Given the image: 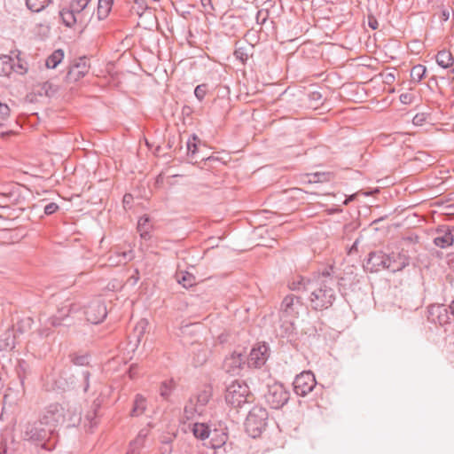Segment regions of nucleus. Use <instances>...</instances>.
Listing matches in <instances>:
<instances>
[{"mask_svg": "<svg viewBox=\"0 0 454 454\" xmlns=\"http://www.w3.org/2000/svg\"><path fill=\"white\" fill-rule=\"evenodd\" d=\"M51 0H26V4L29 10L35 12L43 11Z\"/></svg>", "mask_w": 454, "mask_h": 454, "instance_id": "c756f323", "label": "nucleus"}, {"mask_svg": "<svg viewBox=\"0 0 454 454\" xmlns=\"http://www.w3.org/2000/svg\"><path fill=\"white\" fill-rule=\"evenodd\" d=\"M82 379H83V381H84V387H83V390L86 392L89 388V380H90V372L88 371H82Z\"/></svg>", "mask_w": 454, "mask_h": 454, "instance_id": "8fccbe9b", "label": "nucleus"}, {"mask_svg": "<svg viewBox=\"0 0 454 454\" xmlns=\"http://www.w3.org/2000/svg\"><path fill=\"white\" fill-rule=\"evenodd\" d=\"M64 51L61 49L54 51L46 59L45 65L48 68H55L63 59Z\"/></svg>", "mask_w": 454, "mask_h": 454, "instance_id": "cd10ccee", "label": "nucleus"}, {"mask_svg": "<svg viewBox=\"0 0 454 454\" xmlns=\"http://www.w3.org/2000/svg\"><path fill=\"white\" fill-rule=\"evenodd\" d=\"M84 315L87 321L98 324L106 317V306L100 299L93 300L85 309Z\"/></svg>", "mask_w": 454, "mask_h": 454, "instance_id": "1a4fd4ad", "label": "nucleus"}, {"mask_svg": "<svg viewBox=\"0 0 454 454\" xmlns=\"http://www.w3.org/2000/svg\"><path fill=\"white\" fill-rule=\"evenodd\" d=\"M413 96L410 93H403L400 95V101L404 105H409L412 102Z\"/></svg>", "mask_w": 454, "mask_h": 454, "instance_id": "de8ad7c7", "label": "nucleus"}, {"mask_svg": "<svg viewBox=\"0 0 454 454\" xmlns=\"http://www.w3.org/2000/svg\"><path fill=\"white\" fill-rule=\"evenodd\" d=\"M253 45L248 44L247 43H237L236 49L234 51V56L237 59H239L242 64H245L249 57L252 55Z\"/></svg>", "mask_w": 454, "mask_h": 454, "instance_id": "aec40b11", "label": "nucleus"}, {"mask_svg": "<svg viewBox=\"0 0 454 454\" xmlns=\"http://www.w3.org/2000/svg\"><path fill=\"white\" fill-rule=\"evenodd\" d=\"M436 62L440 67L448 68L454 64V58L450 51L443 50L437 53Z\"/></svg>", "mask_w": 454, "mask_h": 454, "instance_id": "393cba45", "label": "nucleus"}, {"mask_svg": "<svg viewBox=\"0 0 454 454\" xmlns=\"http://www.w3.org/2000/svg\"><path fill=\"white\" fill-rule=\"evenodd\" d=\"M133 370H134V367L133 365L130 367V370H129V375L130 377L132 378L133 377Z\"/></svg>", "mask_w": 454, "mask_h": 454, "instance_id": "680f3d73", "label": "nucleus"}, {"mask_svg": "<svg viewBox=\"0 0 454 454\" xmlns=\"http://www.w3.org/2000/svg\"><path fill=\"white\" fill-rule=\"evenodd\" d=\"M10 115V108L6 104L0 102V121L6 120Z\"/></svg>", "mask_w": 454, "mask_h": 454, "instance_id": "a19ab883", "label": "nucleus"}, {"mask_svg": "<svg viewBox=\"0 0 454 454\" xmlns=\"http://www.w3.org/2000/svg\"><path fill=\"white\" fill-rule=\"evenodd\" d=\"M12 53L14 54L15 58L17 59L18 58L17 53L16 52H12Z\"/></svg>", "mask_w": 454, "mask_h": 454, "instance_id": "338daca9", "label": "nucleus"}, {"mask_svg": "<svg viewBox=\"0 0 454 454\" xmlns=\"http://www.w3.org/2000/svg\"><path fill=\"white\" fill-rule=\"evenodd\" d=\"M369 25L370 27L372 28V29H376L377 28V21H374V22H369Z\"/></svg>", "mask_w": 454, "mask_h": 454, "instance_id": "bf43d9fd", "label": "nucleus"}, {"mask_svg": "<svg viewBox=\"0 0 454 454\" xmlns=\"http://www.w3.org/2000/svg\"><path fill=\"white\" fill-rule=\"evenodd\" d=\"M114 0H98V17L99 20L105 19L110 12Z\"/></svg>", "mask_w": 454, "mask_h": 454, "instance_id": "c85d7f7f", "label": "nucleus"}, {"mask_svg": "<svg viewBox=\"0 0 454 454\" xmlns=\"http://www.w3.org/2000/svg\"><path fill=\"white\" fill-rule=\"evenodd\" d=\"M22 364H24V362H21V363L20 364V367H22Z\"/></svg>", "mask_w": 454, "mask_h": 454, "instance_id": "774afa93", "label": "nucleus"}, {"mask_svg": "<svg viewBox=\"0 0 454 454\" xmlns=\"http://www.w3.org/2000/svg\"><path fill=\"white\" fill-rule=\"evenodd\" d=\"M147 325L148 323L145 319H141L136 325L134 328L133 338L136 340L137 343L141 341V339L146 331Z\"/></svg>", "mask_w": 454, "mask_h": 454, "instance_id": "473e14b6", "label": "nucleus"}, {"mask_svg": "<svg viewBox=\"0 0 454 454\" xmlns=\"http://www.w3.org/2000/svg\"><path fill=\"white\" fill-rule=\"evenodd\" d=\"M434 243L435 244V246L440 247L442 248H445L453 245V232H450V230H449L448 231H445L441 235H438L437 237L434 238Z\"/></svg>", "mask_w": 454, "mask_h": 454, "instance_id": "b1692460", "label": "nucleus"}, {"mask_svg": "<svg viewBox=\"0 0 454 454\" xmlns=\"http://www.w3.org/2000/svg\"><path fill=\"white\" fill-rule=\"evenodd\" d=\"M268 419V411L261 406H254L247 416L245 428L247 434L253 438L261 435L265 429Z\"/></svg>", "mask_w": 454, "mask_h": 454, "instance_id": "7ed1b4c3", "label": "nucleus"}, {"mask_svg": "<svg viewBox=\"0 0 454 454\" xmlns=\"http://www.w3.org/2000/svg\"><path fill=\"white\" fill-rule=\"evenodd\" d=\"M302 307L303 304L300 297L294 294L286 295L281 303V317L286 318H295L298 317Z\"/></svg>", "mask_w": 454, "mask_h": 454, "instance_id": "6e6552de", "label": "nucleus"}, {"mask_svg": "<svg viewBox=\"0 0 454 454\" xmlns=\"http://www.w3.org/2000/svg\"><path fill=\"white\" fill-rule=\"evenodd\" d=\"M450 12H451L450 9H443L442 11V19L444 21H447L450 19Z\"/></svg>", "mask_w": 454, "mask_h": 454, "instance_id": "603ef678", "label": "nucleus"}, {"mask_svg": "<svg viewBox=\"0 0 454 454\" xmlns=\"http://www.w3.org/2000/svg\"><path fill=\"white\" fill-rule=\"evenodd\" d=\"M147 434H148V431L146 429H142V430H140V432L138 433L137 437H141V440L145 441Z\"/></svg>", "mask_w": 454, "mask_h": 454, "instance_id": "4d7b16f0", "label": "nucleus"}, {"mask_svg": "<svg viewBox=\"0 0 454 454\" xmlns=\"http://www.w3.org/2000/svg\"><path fill=\"white\" fill-rule=\"evenodd\" d=\"M207 93V86L205 84L198 85L194 90L196 98L201 101Z\"/></svg>", "mask_w": 454, "mask_h": 454, "instance_id": "ea45409f", "label": "nucleus"}, {"mask_svg": "<svg viewBox=\"0 0 454 454\" xmlns=\"http://www.w3.org/2000/svg\"><path fill=\"white\" fill-rule=\"evenodd\" d=\"M210 394L207 391H203L200 394L198 395L196 397V403L199 406L200 409L202 410V407H204L209 401Z\"/></svg>", "mask_w": 454, "mask_h": 454, "instance_id": "e433bc0d", "label": "nucleus"}, {"mask_svg": "<svg viewBox=\"0 0 454 454\" xmlns=\"http://www.w3.org/2000/svg\"><path fill=\"white\" fill-rule=\"evenodd\" d=\"M80 309V307L74 303L70 304V308L68 309V312L76 313Z\"/></svg>", "mask_w": 454, "mask_h": 454, "instance_id": "5fc2aeb1", "label": "nucleus"}, {"mask_svg": "<svg viewBox=\"0 0 454 454\" xmlns=\"http://www.w3.org/2000/svg\"><path fill=\"white\" fill-rule=\"evenodd\" d=\"M66 308H62L60 310H59V313L61 314V317H53L49 319L51 325L52 326H58V325H61V319L65 317V316H67V314H64L62 313V311L65 309Z\"/></svg>", "mask_w": 454, "mask_h": 454, "instance_id": "37998d69", "label": "nucleus"}, {"mask_svg": "<svg viewBox=\"0 0 454 454\" xmlns=\"http://www.w3.org/2000/svg\"><path fill=\"white\" fill-rule=\"evenodd\" d=\"M71 360L75 365H85L89 364V358L86 355H73Z\"/></svg>", "mask_w": 454, "mask_h": 454, "instance_id": "4c0bfd02", "label": "nucleus"}, {"mask_svg": "<svg viewBox=\"0 0 454 454\" xmlns=\"http://www.w3.org/2000/svg\"><path fill=\"white\" fill-rule=\"evenodd\" d=\"M268 19V11L266 10H260L257 12L256 14V21L257 23L263 24Z\"/></svg>", "mask_w": 454, "mask_h": 454, "instance_id": "c03bdc74", "label": "nucleus"}, {"mask_svg": "<svg viewBox=\"0 0 454 454\" xmlns=\"http://www.w3.org/2000/svg\"><path fill=\"white\" fill-rule=\"evenodd\" d=\"M145 409H146L145 398L142 395L137 394L134 400V404H133V408L130 411V416L138 417L145 412Z\"/></svg>", "mask_w": 454, "mask_h": 454, "instance_id": "4be33fe9", "label": "nucleus"}, {"mask_svg": "<svg viewBox=\"0 0 454 454\" xmlns=\"http://www.w3.org/2000/svg\"><path fill=\"white\" fill-rule=\"evenodd\" d=\"M152 228L153 225L151 223L149 216L143 215L139 218L137 222V231L140 234L141 239L145 240L150 239Z\"/></svg>", "mask_w": 454, "mask_h": 454, "instance_id": "412c9836", "label": "nucleus"}, {"mask_svg": "<svg viewBox=\"0 0 454 454\" xmlns=\"http://www.w3.org/2000/svg\"><path fill=\"white\" fill-rule=\"evenodd\" d=\"M294 390L300 396H306L317 385L315 375L309 372H302L294 380Z\"/></svg>", "mask_w": 454, "mask_h": 454, "instance_id": "0eeeda50", "label": "nucleus"}, {"mask_svg": "<svg viewBox=\"0 0 454 454\" xmlns=\"http://www.w3.org/2000/svg\"><path fill=\"white\" fill-rule=\"evenodd\" d=\"M409 264V259L401 254H387L386 269L391 272L402 270Z\"/></svg>", "mask_w": 454, "mask_h": 454, "instance_id": "4468645a", "label": "nucleus"}, {"mask_svg": "<svg viewBox=\"0 0 454 454\" xmlns=\"http://www.w3.org/2000/svg\"><path fill=\"white\" fill-rule=\"evenodd\" d=\"M209 442L208 445L212 449H218L223 446L228 439L227 434L223 431V429H214L211 430L210 435L208 436Z\"/></svg>", "mask_w": 454, "mask_h": 454, "instance_id": "f3484780", "label": "nucleus"}, {"mask_svg": "<svg viewBox=\"0 0 454 454\" xmlns=\"http://www.w3.org/2000/svg\"><path fill=\"white\" fill-rule=\"evenodd\" d=\"M59 13L63 24L67 27H72L81 20V17L70 7L62 8Z\"/></svg>", "mask_w": 454, "mask_h": 454, "instance_id": "6ab92c4d", "label": "nucleus"}, {"mask_svg": "<svg viewBox=\"0 0 454 454\" xmlns=\"http://www.w3.org/2000/svg\"><path fill=\"white\" fill-rule=\"evenodd\" d=\"M59 209L58 204L51 202L44 207V213L48 215H52Z\"/></svg>", "mask_w": 454, "mask_h": 454, "instance_id": "a18cd8bd", "label": "nucleus"}, {"mask_svg": "<svg viewBox=\"0 0 454 454\" xmlns=\"http://www.w3.org/2000/svg\"><path fill=\"white\" fill-rule=\"evenodd\" d=\"M387 77H388V80H391V78H392V80H394V75H393V74H389L387 75Z\"/></svg>", "mask_w": 454, "mask_h": 454, "instance_id": "0e129e2a", "label": "nucleus"}, {"mask_svg": "<svg viewBox=\"0 0 454 454\" xmlns=\"http://www.w3.org/2000/svg\"><path fill=\"white\" fill-rule=\"evenodd\" d=\"M197 141H199L198 137L195 134H192L186 142L187 147V154L188 156L193 157L197 152Z\"/></svg>", "mask_w": 454, "mask_h": 454, "instance_id": "c9c22d12", "label": "nucleus"}, {"mask_svg": "<svg viewBox=\"0 0 454 454\" xmlns=\"http://www.w3.org/2000/svg\"><path fill=\"white\" fill-rule=\"evenodd\" d=\"M450 232H453V239H454V228L450 229Z\"/></svg>", "mask_w": 454, "mask_h": 454, "instance_id": "69168bd1", "label": "nucleus"}, {"mask_svg": "<svg viewBox=\"0 0 454 454\" xmlns=\"http://www.w3.org/2000/svg\"><path fill=\"white\" fill-rule=\"evenodd\" d=\"M387 77H388V80H391V78H392V80H394V75H393V74H389L387 75Z\"/></svg>", "mask_w": 454, "mask_h": 454, "instance_id": "e2e57ef3", "label": "nucleus"}, {"mask_svg": "<svg viewBox=\"0 0 454 454\" xmlns=\"http://www.w3.org/2000/svg\"><path fill=\"white\" fill-rule=\"evenodd\" d=\"M40 419L46 427H50L54 430L56 426L66 422L65 410L60 404H51L45 409Z\"/></svg>", "mask_w": 454, "mask_h": 454, "instance_id": "423d86ee", "label": "nucleus"}, {"mask_svg": "<svg viewBox=\"0 0 454 454\" xmlns=\"http://www.w3.org/2000/svg\"><path fill=\"white\" fill-rule=\"evenodd\" d=\"M265 400L272 409L283 407L289 400V392L280 383H274L268 387Z\"/></svg>", "mask_w": 454, "mask_h": 454, "instance_id": "39448f33", "label": "nucleus"}, {"mask_svg": "<svg viewBox=\"0 0 454 454\" xmlns=\"http://www.w3.org/2000/svg\"><path fill=\"white\" fill-rule=\"evenodd\" d=\"M201 412L202 410L192 399L185 404L184 409V413L187 419H192L196 413Z\"/></svg>", "mask_w": 454, "mask_h": 454, "instance_id": "7c9ffc66", "label": "nucleus"}, {"mask_svg": "<svg viewBox=\"0 0 454 454\" xmlns=\"http://www.w3.org/2000/svg\"><path fill=\"white\" fill-rule=\"evenodd\" d=\"M131 199H132V196L130 194H125L123 197V202L129 203Z\"/></svg>", "mask_w": 454, "mask_h": 454, "instance_id": "13d9d810", "label": "nucleus"}, {"mask_svg": "<svg viewBox=\"0 0 454 454\" xmlns=\"http://www.w3.org/2000/svg\"><path fill=\"white\" fill-rule=\"evenodd\" d=\"M245 361L246 356L242 353L234 351L230 356H226L223 366L226 372L237 375L239 373L242 365L245 364Z\"/></svg>", "mask_w": 454, "mask_h": 454, "instance_id": "9d476101", "label": "nucleus"}, {"mask_svg": "<svg viewBox=\"0 0 454 454\" xmlns=\"http://www.w3.org/2000/svg\"><path fill=\"white\" fill-rule=\"evenodd\" d=\"M450 309H451V312L454 315V301L451 302Z\"/></svg>", "mask_w": 454, "mask_h": 454, "instance_id": "052dcab7", "label": "nucleus"}, {"mask_svg": "<svg viewBox=\"0 0 454 454\" xmlns=\"http://www.w3.org/2000/svg\"><path fill=\"white\" fill-rule=\"evenodd\" d=\"M427 67L423 65H416L411 70V79L414 82H419L425 76Z\"/></svg>", "mask_w": 454, "mask_h": 454, "instance_id": "2f4dec72", "label": "nucleus"}, {"mask_svg": "<svg viewBox=\"0 0 454 454\" xmlns=\"http://www.w3.org/2000/svg\"><path fill=\"white\" fill-rule=\"evenodd\" d=\"M428 312L429 318L434 323H438L441 325L448 323V311L444 306H432L429 308Z\"/></svg>", "mask_w": 454, "mask_h": 454, "instance_id": "dca6fc26", "label": "nucleus"}, {"mask_svg": "<svg viewBox=\"0 0 454 454\" xmlns=\"http://www.w3.org/2000/svg\"><path fill=\"white\" fill-rule=\"evenodd\" d=\"M90 0H73L70 4V8L74 11L79 16L84 11Z\"/></svg>", "mask_w": 454, "mask_h": 454, "instance_id": "f704fd0d", "label": "nucleus"}, {"mask_svg": "<svg viewBox=\"0 0 454 454\" xmlns=\"http://www.w3.org/2000/svg\"><path fill=\"white\" fill-rule=\"evenodd\" d=\"M14 348V340H13V338H11L10 334H8V337H6L5 339V343L2 346L0 344V350L4 348V349H7V348Z\"/></svg>", "mask_w": 454, "mask_h": 454, "instance_id": "49530a36", "label": "nucleus"}, {"mask_svg": "<svg viewBox=\"0 0 454 454\" xmlns=\"http://www.w3.org/2000/svg\"><path fill=\"white\" fill-rule=\"evenodd\" d=\"M12 71H17L14 59L8 55H0V76H9Z\"/></svg>", "mask_w": 454, "mask_h": 454, "instance_id": "a211bd4d", "label": "nucleus"}, {"mask_svg": "<svg viewBox=\"0 0 454 454\" xmlns=\"http://www.w3.org/2000/svg\"><path fill=\"white\" fill-rule=\"evenodd\" d=\"M174 387L175 383L173 380L162 382L160 387V396L164 399H168L170 396L172 390L174 389Z\"/></svg>", "mask_w": 454, "mask_h": 454, "instance_id": "72a5a7b5", "label": "nucleus"}, {"mask_svg": "<svg viewBox=\"0 0 454 454\" xmlns=\"http://www.w3.org/2000/svg\"><path fill=\"white\" fill-rule=\"evenodd\" d=\"M424 121L423 114H416L413 118V123L416 125L421 124Z\"/></svg>", "mask_w": 454, "mask_h": 454, "instance_id": "864d4df0", "label": "nucleus"}, {"mask_svg": "<svg viewBox=\"0 0 454 454\" xmlns=\"http://www.w3.org/2000/svg\"><path fill=\"white\" fill-rule=\"evenodd\" d=\"M192 432L196 438L205 440L210 435L211 429L204 423H195Z\"/></svg>", "mask_w": 454, "mask_h": 454, "instance_id": "bb28decb", "label": "nucleus"}, {"mask_svg": "<svg viewBox=\"0 0 454 454\" xmlns=\"http://www.w3.org/2000/svg\"><path fill=\"white\" fill-rule=\"evenodd\" d=\"M89 72V65L86 58H81L79 60L71 67L69 69L67 78L68 81H78L79 79L85 76Z\"/></svg>", "mask_w": 454, "mask_h": 454, "instance_id": "ddd939ff", "label": "nucleus"}, {"mask_svg": "<svg viewBox=\"0 0 454 454\" xmlns=\"http://www.w3.org/2000/svg\"><path fill=\"white\" fill-rule=\"evenodd\" d=\"M15 64L17 65V71H15L16 73L20 74L27 73V68L25 62H22L20 59H18V63L15 62Z\"/></svg>", "mask_w": 454, "mask_h": 454, "instance_id": "09e8293b", "label": "nucleus"}, {"mask_svg": "<svg viewBox=\"0 0 454 454\" xmlns=\"http://www.w3.org/2000/svg\"><path fill=\"white\" fill-rule=\"evenodd\" d=\"M176 281L184 288L192 287L196 283L195 277L187 271H180L176 275Z\"/></svg>", "mask_w": 454, "mask_h": 454, "instance_id": "a878e982", "label": "nucleus"}, {"mask_svg": "<svg viewBox=\"0 0 454 454\" xmlns=\"http://www.w3.org/2000/svg\"><path fill=\"white\" fill-rule=\"evenodd\" d=\"M309 100L311 102H314L315 104H318L322 99V94L321 92L317 90H314L309 93L308 95Z\"/></svg>", "mask_w": 454, "mask_h": 454, "instance_id": "79ce46f5", "label": "nucleus"}, {"mask_svg": "<svg viewBox=\"0 0 454 454\" xmlns=\"http://www.w3.org/2000/svg\"><path fill=\"white\" fill-rule=\"evenodd\" d=\"M141 10H144L146 8V4L145 0H133Z\"/></svg>", "mask_w": 454, "mask_h": 454, "instance_id": "6e6d98bb", "label": "nucleus"}, {"mask_svg": "<svg viewBox=\"0 0 454 454\" xmlns=\"http://www.w3.org/2000/svg\"><path fill=\"white\" fill-rule=\"evenodd\" d=\"M53 434V429L46 427L42 420L26 423L21 429V437L23 440L40 443L45 447V442L50 439Z\"/></svg>", "mask_w": 454, "mask_h": 454, "instance_id": "f03ea898", "label": "nucleus"}, {"mask_svg": "<svg viewBox=\"0 0 454 454\" xmlns=\"http://www.w3.org/2000/svg\"><path fill=\"white\" fill-rule=\"evenodd\" d=\"M334 286V278L327 272L311 279L301 278L299 281L292 282L289 286L292 290L306 293L311 309L321 311L333 306L336 299Z\"/></svg>", "mask_w": 454, "mask_h": 454, "instance_id": "f257e3e1", "label": "nucleus"}, {"mask_svg": "<svg viewBox=\"0 0 454 454\" xmlns=\"http://www.w3.org/2000/svg\"><path fill=\"white\" fill-rule=\"evenodd\" d=\"M268 347L265 344L258 345L252 348L247 357V364L249 367H261L268 359Z\"/></svg>", "mask_w": 454, "mask_h": 454, "instance_id": "9b49d317", "label": "nucleus"}, {"mask_svg": "<svg viewBox=\"0 0 454 454\" xmlns=\"http://www.w3.org/2000/svg\"><path fill=\"white\" fill-rule=\"evenodd\" d=\"M249 387L241 380H233L226 387L225 401L228 404L239 408L249 402Z\"/></svg>", "mask_w": 454, "mask_h": 454, "instance_id": "20e7f679", "label": "nucleus"}, {"mask_svg": "<svg viewBox=\"0 0 454 454\" xmlns=\"http://www.w3.org/2000/svg\"><path fill=\"white\" fill-rule=\"evenodd\" d=\"M144 442L143 440H141V437H137L131 443H130V448L129 450H128L127 454H137V450H139L143 444H144Z\"/></svg>", "mask_w": 454, "mask_h": 454, "instance_id": "58836bf2", "label": "nucleus"}, {"mask_svg": "<svg viewBox=\"0 0 454 454\" xmlns=\"http://www.w3.org/2000/svg\"><path fill=\"white\" fill-rule=\"evenodd\" d=\"M99 403H94L92 405V411H88L85 416L84 427L90 431H92V429L98 425L97 411L99 409Z\"/></svg>", "mask_w": 454, "mask_h": 454, "instance_id": "5701e85b", "label": "nucleus"}, {"mask_svg": "<svg viewBox=\"0 0 454 454\" xmlns=\"http://www.w3.org/2000/svg\"><path fill=\"white\" fill-rule=\"evenodd\" d=\"M200 3L206 12H210L214 9L211 0H200Z\"/></svg>", "mask_w": 454, "mask_h": 454, "instance_id": "3c124183", "label": "nucleus"}, {"mask_svg": "<svg viewBox=\"0 0 454 454\" xmlns=\"http://www.w3.org/2000/svg\"><path fill=\"white\" fill-rule=\"evenodd\" d=\"M387 260V254L382 251H373L368 255V259L365 263V268L371 272H378L381 270L386 269V263Z\"/></svg>", "mask_w": 454, "mask_h": 454, "instance_id": "f8f14e48", "label": "nucleus"}, {"mask_svg": "<svg viewBox=\"0 0 454 454\" xmlns=\"http://www.w3.org/2000/svg\"><path fill=\"white\" fill-rule=\"evenodd\" d=\"M134 259V252L132 249L124 252H114L108 256L107 262L110 266H118L126 264Z\"/></svg>", "mask_w": 454, "mask_h": 454, "instance_id": "2eb2a0df", "label": "nucleus"}]
</instances>
